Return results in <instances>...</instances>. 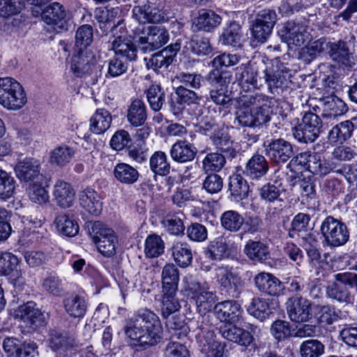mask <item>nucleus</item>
<instances>
[{
	"label": "nucleus",
	"instance_id": "38",
	"mask_svg": "<svg viewBox=\"0 0 357 357\" xmlns=\"http://www.w3.org/2000/svg\"><path fill=\"white\" fill-rule=\"evenodd\" d=\"M67 314L73 318L83 317L87 310V302L84 296L72 294L63 301Z\"/></svg>",
	"mask_w": 357,
	"mask_h": 357
},
{
	"label": "nucleus",
	"instance_id": "22",
	"mask_svg": "<svg viewBox=\"0 0 357 357\" xmlns=\"http://www.w3.org/2000/svg\"><path fill=\"white\" fill-rule=\"evenodd\" d=\"M327 53L340 68L349 69L355 65L354 55L349 52L347 43L344 41L339 40L336 43H330Z\"/></svg>",
	"mask_w": 357,
	"mask_h": 357
},
{
	"label": "nucleus",
	"instance_id": "31",
	"mask_svg": "<svg viewBox=\"0 0 357 357\" xmlns=\"http://www.w3.org/2000/svg\"><path fill=\"white\" fill-rule=\"evenodd\" d=\"M48 342L52 350L60 353L70 351L77 346V341L72 335L56 331L51 332Z\"/></svg>",
	"mask_w": 357,
	"mask_h": 357
},
{
	"label": "nucleus",
	"instance_id": "37",
	"mask_svg": "<svg viewBox=\"0 0 357 357\" xmlns=\"http://www.w3.org/2000/svg\"><path fill=\"white\" fill-rule=\"evenodd\" d=\"M229 241L227 236H220L210 242L206 256L212 260H221L229 255Z\"/></svg>",
	"mask_w": 357,
	"mask_h": 357
},
{
	"label": "nucleus",
	"instance_id": "27",
	"mask_svg": "<svg viewBox=\"0 0 357 357\" xmlns=\"http://www.w3.org/2000/svg\"><path fill=\"white\" fill-rule=\"evenodd\" d=\"M15 172L17 177L24 182L43 178L40 173V162L34 158H26L20 161L15 165Z\"/></svg>",
	"mask_w": 357,
	"mask_h": 357
},
{
	"label": "nucleus",
	"instance_id": "12",
	"mask_svg": "<svg viewBox=\"0 0 357 357\" xmlns=\"http://www.w3.org/2000/svg\"><path fill=\"white\" fill-rule=\"evenodd\" d=\"M215 276L222 291L233 298H238L243 282L236 273L227 266H220L215 269Z\"/></svg>",
	"mask_w": 357,
	"mask_h": 357
},
{
	"label": "nucleus",
	"instance_id": "19",
	"mask_svg": "<svg viewBox=\"0 0 357 357\" xmlns=\"http://www.w3.org/2000/svg\"><path fill=\"white\" fill-rule=\"evenodd\" d=\"M266 155L275 163H285L294 155L293 145L279 138L272 140L266 148Z\"/></svg>",
	"mask_w": 357,
	"mask_h": 357
},
{
	"label": "nucleus",
	"instance_id": "49",
	"mask_svg": "<svg viewBox=\"0 0 357 357\" xmlns=\"http://www.w3.org/2000/svg\"><path fill=\"white\" fill-rule=\"evenodd\" d=\"M245 223L243 215L234 210L226 211L220 216V225L227 231H239Z\"/></svg>",
	"mask_w": 357,
	"mask_h": 357
},
{
	"label": "nucleus",
	"instance_id": "41",
	"mask_svg": "<svg viewBox=\"0 0 357 357\" xmlns=\"http://www.w3.org/2000/svg\"><path fill=\"white\" fill-rule=\"evenodd\" d=\"M310 172L314 175L325 176L330 172H337L339 165L333 159H324L321 155L316 153L314 158H311Z\"/></svg>",
	"mask_w": 357,
	"mask_h": 357
},
{
	"label": "nucleus",
	"instance_id": "17",
	"mask_svg": "<svg viewBox=\"0 0 357 357\" xmlns=\"http://www.w3.org/2000/svg\"><path fill=\"white\" fill-rule=\"evenodd\" d=\"M96 66V56L90 50H77L71 61V70L76 77L91 75Z\"/></svg>",
	"mask_w": 357,
	"mask_h": 357
},
{
	"label": "nucleus",
	"instance_id": "24",
	"mask_svg": "<svg viewBox=\"0 0 357 357\" xmlns=\"http://www.w3.org/2000/svg\"><path fill=\"white\" fill-rule=\"evenodd\" d=\"M203 315H199L197 319L191 320L187 328L189 331L196 333V337L199 339L206 338V342L208 348L217 347V343L213 340L214 333L211 329V323H210V315L203 312Z\"/></svg>",
	"mask_w": 357,
	"mask_h": 357
},
{
	"label": "nucleus",
	"instance_id": "13",
	"mask_svg": "<svg viewBox=\"0 0 357 357\" xmlns=\"http://www.w3.org/2000/svg\"><path fill=\"white\" fill-rule=\"evenodd\" d=\"M281 40L288 45L301 46L310 39L309 33L302 23L288 21L278 30Z\"/></svg>",
	"mask_w": 357,
	"mask_h": 357
},
{
	"label": "nucleus",
	"instance_id": "45",
	"mask_svg": "<svg viewBox=\"0 0 357 357\" xmlns=\"http://www.w3.org/2000/svg\"><path fill=\"white\" fill-rule=\"evenodd\" d=\"M354 124L350 121L341 122L334 127L328 132V139L331 143L342 144L349 139L353 133Z\"/></svg>",
	"mask_w": 357,
	"mask_h": 357
},
{
	"label": "nucleus",
	"instance_id": "42",
	"mask_svg": "<svg viewBox=\"0 0 357 357\" xmlns=\"http://www.w3.org/2000/svg\"><path fill=\"white\" fill-rule=\"evenodd\" d=\"M113 175L119 182L126 185L136 183L139 176L136 168L125 162H119L115 165Z\"/></svg>",
	"mask_w": 357,
	"mask_h": 357
},
{
	"label": "nucleus",
	"instance_id": "44",
	"mask_svg": "<svg viewBox=\"0 0 357 357\" xmlns=\"http://www.w3.org/2000/svg\"><path fill=\"white\" fill-rule=\"evenodd\" d=\"M54 224L58 233L63 236L73 237L79 231L77 222L68 214L58 215L54 220Z\"/></svg>",
	"mask_w": 357,
	"mask_h": 357
},
{
	"label": "nucleus",
	"instance_id": "6",
	"mask_svg": "<svg viewBox=\"0 0 357 357\" xmlns=\"http://www.w3.org/2000/svg\"><path fill=\"white\" fill-rule=\"evenodd\" d=\"M320 231L327 245L333 248L344 245L349 240V231L340 220L327 216L322 222Z\"/></svg>",
	"mask_w": 357,
	"mask_h": 357
},
{
	"label": "nucleus",
	"instance_id": "2",
	"mask_svg": "<svg viewBox=\"0 0 357 357\" xmlns=\"http://www.w3.org/2000/svg\"><path fill=\"white\" fill-rule=\"evenodd\" d=\"M22 86L11 77L0 78V104L9 110H18L26 102Z\"/></svg>",
	"mask_w": 357,
	"mask_h": 357
},
{
	"label": "nucleus",
	"instance_id": "18",
	"mask_svg": "<svg viewBox=\"0 0 357 357\" xmlns=\"http://www.w3.org/2000/svg\"><path fill=\"white\" fill-rule=\"evenodd\" d=\"M254 283L259 291L272 296L284 294L285 289L284 284L269 273L261 272L257 274L254 278Z\"/></svg>",
	"mask_w": 357,
	"mask_h": 357
},
{
	"label": "nucleus",
	"instance_id": "52",
	"mask_svg": "<svg viewBox=\"0 0 357 357\" xmlns=\"http://www.w3.org/2000/svg\"><path fill=\"white\" fill-rule=\"evenodd\" d=\"M183 217L181 213L166 215L162 220L165 230L170 235H183L185 231Z\"/></svg>",
	"mask_w": 357,
	"mask_h": 357
},
{
	"label": "nucleus",
	"instance_id": "33",
	"mask_svg": "<svg viewBox=\"0 0 357 357\" xmlns=\"http://www.w3.org/2000/svg\"><path fill=\"white\" fill-rule=\"evenodd\" d=\"M43 314L33 302H27L20 305L15 311V318L23 321L27 326L37 325L43 319Z\"/></svg>",
	"mask_w": 357,
	"mask_h": 357
},
{
	"label": "nucleus",
	"instance_id": "55",
	"mask_svg": "<svg viewBox=\"0 0 357 357\" xmlns=\"http://www.w3.org/2000/svg\"><path fill=\"white\" fill-rule=\"evenodd\" d=\"M150 107L155 112L162 109L165 100V93L160 85L151 84L146 91Z\"/></svg>",
	"mask_w": 357,
	"mask_h": 357
},
{
	"label": "nucleus",
	"instance_id": "10",
	"mask_svg": "<svg viewBox=\"0 0 357 357\" xmlns=\"http://www.w3.org/2000/svg\"><path fill=\"white\" fill-rule=\"evenodd\" d=\"M188 296L195 302L199 313L210 312L215 301V294L209 291L206 282H192L188 287Z\"/></svg>",
	"mask_w": 357,
	"mask_h": 357
},
{
	"label": "nucleus",
	"instance_id": "34",
	"mask_svg": "<svg viewBox=\"0 0 357 357\" xmlns=\"http://www.w3.org/2000/svg\"><path fill=\"white\" fill-rule=\"evenodd\" d=\"M220 333L225 339L241 346L248 347L253 340V336L249 331L236 326L221 328Z\"/></svg>",
	"mask_w": 357,
	"mask_h": 357
},
{
	"label": "nucleus",
	"instance_id": "54",
	"mask_svg": "<svg viewBox=\"0 0 357 357\" xmlns=\"http://www.w3.org/2000/svg\"><path fill=\"white\" fill-rule=\"evenodd\" d=\"M248 312L260 321H264L271 313L266 299L254 297L247 307Z\"/></svg>",
	"mask_w": 357,
	"mask_h": 357
},
{
	"label": "nucleus",
	"instance_id": "35",
	"mask_svg": "<svg viewBox=\"0 0 357 357\" xmlns=\"http://www.w3.org/2000/svg\"><path fill=\"white\" fill-rule=\"evenodd\" d=\"M346 285L336 282L329 283L326 289L327 298L344 305L353 303L354 302V295L350 292Z\"/></svg>",
	"mask_w": 357,
	"mask_h": 357
},
{
	"label": "nucleus",
	"instance_id": "16",
	"mask_svg": "<svg viewBox=\"0 0 357 357\" xmlns=\"http://www.w3.org/2000/svg\"><path fill=\"white\" fill-rule=\"evenodd\" d=\"M3 348L8 357H35L38 355V347L35 342H21L13 337H7L3 340Z\"/></svg>",
	"mask_w": 357,
	"mask_h": 357
},
{
	"label": "nucleus",
	"instance_id": "51",
	"mask_svg": "<svg viewBox=\"0 0 357 357\" xmlns=\"http://www.w3.org/2000/svg\"><path fill=\"white\" fill-rule=\"evenodd\" d=\"M229 190L233 199L239 202L248 197L249 185L242 176L234 174L229 177Z\"/></svg>",
	"mask_w": 357,
	"mask_h": 357
},
{
	"label": "nucleus",
	"instance_id": "9",
	"mask_svg": "<svg viewBox=\"0 0 357 357\" xmlns=\"http://www.w3.org/2000/svg\"><path fill=\"white\" fill-rule=\"evenodd\" d=\"M167 30L161 26H150L144 30L137 42L144 53L153 52L165 45L169 40Z\"/></svg>",
	"mask_w": 357,
	"mask_h": 357
},
{
	"label": "nucleus",
	"instance_id": "40",
	"mask_svg": "<svg viewBox=\"0 0 357 357\" xmlns=\"http://www.w3.org/2000/svg\"><path fill=\"white\" fill-rule=\"evenodd\" d=\"M241 27L236 22H231L222 29L219 42L222 45L239 47L241 40Z\"/></svg>",
	"mask_w": 357,
	"mask_h": 357
},
{
	"label": "nucleus",
	"instance_id": "26",
	"mask_svg": "<svg viewBox=\"0 0 357 357\" xmlns=\"http://www.w3.org/2000/svg\"><path fill=\"white\" fill-rule=\"evenodd\" d=\"M119 13L118 8H96L94 13L96 20L99 23V28L105 34L110 30L114 36L117 33V28L121 26L123 20H119L116 23L114 22V18Z\"/></svg>",
	"mask_w": 357,
	"mask_h": 357
},
{
	"label": "nucleus",
	"instance_id": "50",
	"mask_svg": "<svg viewBox=\"0 0 357 357\" xmlns=\"http://www.w3.org/2000/svg\"><path fill=\"white\" fill-rule=\"evenodd\" d=\"M179 281V273L174 264H167L162 271L163 291L176 292Z\"/></svg>",
	"mask_w": 357,
	"mask_h": 357
},
{
	"label": "nucleus",
	"instance_id": "4",
	"mask_svg": "<svg viewBox=\"0 0 357 357\" xmlns=\"http://www.w3.org/2000/svg\"><path fill=\"white\" fill-rule=\"evenodd\" d=\"M276 174L277 172L275 173V178L263 185L259 192L260 198L268 204V212L271 218L278 217L284 206V202L280 197L284 191L281 174Z\"/></svg>",
	"mask_w": 357,
	"mask_h": 357
},
{
	"label": "nucleus",
	"instance_id": "8",
	"mask_svg": "<svg viewBox=\"0 0 357 357\" xmlns=\"http://www.w3.org/2000/svg\"><path fill=\"white\" fill-rule=\"evenodd\" d=\"M321 128L319 116L312 112H307L304 114L302 122L294 128L293 135L299 142H313L318 138Z\"/></svg>",
	"mask_w": 357,
	"mask_h": 357
},
{
	"label": "nucleus",
	"instance_id": "21",
	"mask_svg": "<svg viewBox=\"0 0 357 357\" xmlns=\"http://www.w3.org/2000/svg\"><path fill=\"white\" fill-rule=\"evenodd\" d=\"M222 22V17L212 10L201 9L192 23V30L194 32L203 31L210 33L213 31Z\"/></svg>",
	"mask_w": 357,
	"mask_h": 357
},
{
	"label": "nucleus",
	"instance_id": "20",
	"mask_svg": "<svg viewBox=\"0 0 357 357\" xmlns=\"http://www.w3.org/2000/svg\"><path fill=\"white\" fill-rule=\"evenodd\" d=\"M213 312L220 321L232 324L240 320L243 310L237 301L227 300L215 304Z\"/></svg>",
	"mask_w": 357,
	"mask_h": 357
},
{
	"label": "nucleus",
	"instance_id": "63",
	"mask_svg": "<svg viewBox=\"0 0 357 357\" xmlns=\"http://www.w3.org/2000/svg\"><path fill=\"white\" fill-rule=\"evenodd\" d=\"M314 153L302 152L294 157L287 167L294 172H302L304 170L310 172V167L311 166L310 163H311V158H314Z\"/></svg>",
	"mask_w": 357,
	"mask_h": 357
},
{
	"label": "nucleus",
	"instance_id": "30",
	"mask_svg": "<svg viewBox=\"0 0 357 357\" xmlns=\"http://www.w3.org/2000/svg\"><path fill=\"white\" fill-rule=\"evenodd\" d=\"M268 169L266 158L260 154H255L246 162L243 172L250 179L259 180L266 175Z\"/></svg>",
	"mask_w": 357,
	"mask_h": 357
},
{
	"label": "nucleus",
	"instance_id": "28",
	"mask_svg": "<svg viewBox=\"0 0 357 357\" xmlns=\"http://www.w3.org/2000/svg\"><path fill=\"white\" fill-rule=\"evenodd\" d=\"M197 152L193 144L186 139H178L172 146L169 154L176 162L186 163L194 160Z\"/></svg>",
	"mask_w": 357,
	"mask_h": 357
},
{
	"label": "nucleus",
	"instance_id": "3",
	"mask_svg": "<svg viewBox=\"0 0 357 357\" xmlns=\"http://www.w3.org/2000/svg\"><path fill=\"white\" fill-rule=\"evenodd\" d=\"M90 236L98 251L105 257H112L116 252L118 236L106 224L96 221L89 230Z\"/></svg>",
	"mask_w": 357,
	"mask_h": 357
},
{
	"label": "nucleus",
	"instance_id": "32",
	"mask_svg": "<svg viewBox=\"0 0 357 357\" xmlns=\"http://www.w3.org/2000/svg\"><path fill=\"white\" fill-rule=\"evenodd\" d=\"M53 196L59 206L69 208L74 202L75 191L70 183L58 180L54 186Z\"/></svg>",
	"mask_w": 357,
	"mask_h": 357
},
{
	"label": "nucleus",
	"instance_id": "64",
	"mask_svg": "<svg viewBox=\"0 0 357 357\" xmlns=\"http://www.w3.org/2000/svg\"><path fill=\"white\" fill-rule=\"evenodd\" d=\"M146 61V66L148 68H152L154 70H157L163 67L167 68L173 61L171 59V56L167 54V50H161L154 54Z\"/></svg>",
	"mask_w": 357,
	"mask_h": 357
},
{
	"label": "nucleus",
	"instance_id": "23",
	"mask_svg": "<svg viewBox=\"0 0 357 357\" xmlns=\"http://www.w3.org/2000/svg\"><path fill=\"white\" fill-rule=\"evenodd\" d=\"M202 97L195 91L180 86L175 91V97L170 102L171 111L174 115L179 114L185 108V105L198 104Z\"/></svg>",
	"mask_w": 357,
	"mask_h": 357
},
{
	"label": "nucleus",
	"instance_id": "53",
	"mask_svg": "<svg viewBox=\"0 0 357 357\" xmlns=\"http://www.w3.org/2000/svg\"><path fill=\"white\" fill-rule=\"evenodd\" d=\"M150 169L159 176L167 175L171 169L167 154L162 151H155L149 159Z\"/></svg>",
	"mask_w": 357,
	"mask_h": 357
},
{
	"label": "nucleus",
	"instance_id": "61",
	"mask_svg": "<svg viewBox=\"0 0 357 357\" xmlns=\"http://www.w3.org/2000/svg\"><path fill=\"white\" fill-rule=\"evenodd\" d=\"M188 47L195 54L201 56L208 55L213 51L209 38L199 36L192 37Z\"/></svg>",
	"mask_w": 357,
	"mask_h": 357
},
{
	"label": "nucleus",
	"instance_id": "62",
	"mask_svg": "<svg viewBox=\"0 0 357 357\" xmlns=\"http://www.w3.org/2000/svg\"><path fill=\"white\" fill-rule=\"evenodd\" d=\"M163 291L164 295L161 307L162 317H168L169 315H172L178 311L181 305L178 299L175 297L176 292Z\"/></svg>",
	"mask_w": 357,
	"mask_h": 357
},
{
	"label": "nucleus",
	"instance_id": "58",
	"mask_svg": "<svg viewBox=\"0 0 357 357\" xmlns=\"http://www.w3.org/2000/svg\"><path fill=\"white\" fill-rule=\"evenodd\" d=\"M15 180L7 172L0 169V199L6 201L12 197L15 190Z\"/></svg>",
	"mask_w": 357,
	"mask_h": 357
},
{
	"label": "nucleus",
	"instance_id": "47",
	"mask_svg": "<svg viewBox=\"0 0 357 357\" xmlns=\"http://www.w3.org/2000/svg\"><path fill=\"white\" fill-rule=\"evenodd\" d=\"M76 149L66 144L55 147L50 152V161L52 164L64 167L74 158Z\"/></svg>",
	"mask_w": 357,
	"mask_h": 357
},
{
	"label": "nucleus",
	"instance_id": "39",
	"mask_svg": "<svg viewBox=\"0 0 357 357\" xmlns=\"http://www.w3.org/2000/svg\"><path fill=\"white\" fill-rule=\"evenodd\" d=\"M244 253L254 261L263 262L270 258L269 247L259 241L249 240L244 247Z\"/></svg>",
	"mask_w": 357,
	"mask_h": 357
},
{
	"label": "nucleus",
	"instance_id": "48",
	"mask_svg": "<svg viewBox=\"0 0 357 357\" xmlns=\"http://www.w3.org/2000/svg\"><path fill=\"white\" fill-rule=\"evenodd\" d=\"M172 255L176 263L181 267H187L192 263V250L187 243L174 242L172 247Z\"/></svg>",
	"mask_w": 357,
	"mask_h": 357
},
{
	"label": "nucleus",
	"instance_id": "43",
	"mask_svg": "<svg viewBox=\"0 0 357 357\" xmlns=\"http://www.w3.org/2000/svg\"><path fill=\"white\" fill-rule=\"evenodd\" d=\"M236 77L239 84L248 90L259 87L257 72L250 65H241L236 68Z\"/></svg>",
	"mask_w": 357,
	"mask_h": 357
},
{
	"label": "nucleus",
	"instance_id": "1",
	"mask_svg": "<svg viewBox=\"0 0 357 357\" xmlns=\"http://www.w3.org/2000/svg\"><path fill=\"white\" fill-rule=\"evenodd\" d=\"M124 333L134 347L146 349L161 341L163 330L158 316L147 308H142L126 321Z\"/></svg>",
	"mask_w": 357,
	"mask_h": 357
},
{
	"label": "nucleus",
	"instance_id": "14",
	"mask_svg": "<svg viewBox=\"0 0 357 357\" xmlns=\"http://www.w3.org/2000/svg\"><path fill=\"white\" fill-rule=\"evenodd\" d=\"M286 307L289 319L296 323L308 321L312 317L311 302L305 298L295 295L290 297Z\"/></svg>",
	"mask_w": 357,
	"mask_h": 357
},
{
	"label": "nucleus",
	"instance_id": "25",
	"mask_svg": "<svg viewBox=\"0 0 357 357\" xmlns=\"http://www.w3.org/2000/svg\"><path fill=\"white\" fill-rule=\"evenodd\" d=\"M112 49L114 50L116 56L127 62L135 61L137 59V47L132 38L127 36H115L112 42Z\"/></svg>",
	"mask_w": 357,
	"mask_h": 357
},
{
	"label": "nucleus",
	"instance_id": "29",
	"mask_svg": "<svg viewBox=\"0 0 357 357\" xmlns=\"http://www.w3.org/2000/svg\"><path fill=\"white\" fill-rule=\"evenodd\" d=\"M79 202L80 206L89 214L98 216L102 210V203L98 193L93 189L86 188L79 192Z\"/></svg>",
	"mask_w": 357,
	"mask_h": 357
},
{
	"label": "nucleus",
	"instance_id": "36",
	"mask_svg": "<svg viewBox=\"0 0 357 357\" xmlns=\"http://www.w3.org/2000/svg\"><path fill=\"white\" fill-rule=\"evenodd\" d=\"M112 117L105 109H97L89 120V130L95 135L104 134L111 126Z\"/></svg>",
	"mask_w": 357,
	"mask_h": 357
},
{
	"label": "nucleus",
	"instance_id": "56",
	"mask_svg": "<svg viewBox=\"0 0 357 357\" xmlns=\"http://www.w3.org/2000/svg\"><path fill=\"white\" fill-rule=\"evenodd\" d=\"M93 40V29L90 24L78 27L75 33V47L77 50H88Z\"/></svg>",
	"mask_w": 357,
	"mask_h": 357
},
{
	"label": "nucleus",
	"instance_id": "59",
	"mask_svg": "<svg viewBox=\"0 0 357 357\" xmlns=\"http://www.w3.org/2000/svg\"><path fill=\"white\" fill-rule=\"evenodd\" d=\"M324 345L318 340L310 339L303 342L299 348L301 357H319L324 354Z\"/></svg>",
	"mask_w": 357,
	"mask_h": 357
},
{
	"label": "nucleus",
	"instance_id": "7",
	"mask_svg": "<svg viewBox=\"0 0 357 357\" xmlns=\"http://www.w3.org/2000/svg\"><path fill=\"white\" fill-rule=\"evenodd\" d=\"M210 85L209 100L215 105L225 107L231 100L228 89L229 81L223 73L217 70H211L206 77Z\"/></svg>",
	"mask_w": 357,
	"mask_h": 357
},
{
	"label": "nucleus",
	"instance_id": "11",
	"mask_svg": "<svg viewBox=\"0 0 357 357\" xmlns=\"http://www.w3.org/2000/svg\"><path fill=\"white\" fill-rule=\"evenodd\" d=\"M43 21L57 31H67L70 17L64 6L53 2L44 8L41 13Z\"/></svg>",
	"mask_w": 357,
	"mask_h": 357
},
{
	"label": "nucleus",
	"instance_id": "15",
	"mask_svg": "<svg viewBox=\"0 0 357 357\" xmlns=\"http://www.w3.org/2000/svg\"><path fill=\"white\" fill-rule=\"evenodd\" d=\"M287 71L278 59L271 60L264 70V79L268 91L274 93L278 89L287 84Z\"/></svg>",
	"mask_w": 357,
	"mask_h": 357
},
{
	"label": "nucleus",
	"instance_id": "57",
	"mask_svg": "<svg viewBox=\"0 0 357 357\" xmlns=\"http://www.w3.org/2000/svg\"><path fill=\"white\" fill-rule=\"evenodd\" d=\"M226 158L218 152H211L206 155L202 160V168L206 172H218L225 165Z\"/></svg>",
	"mask_w": 357,
	"mask_h": 357
},
{
	"label": "nucleus",
	"instance_id": "5",
	"mask_svg": "<svg viewBox=\"0 0 357 357\" xmlns=\"http://www.w3.org/2000/svg\"><path fill=\"white\" fill-rule=\"evenodd\" d=\"M21 259L9 252L0 253V275L6 276L16 292L22 291L26 284L24 272L20 268Z\"/></svg>",
	"mask_w": 357,
	"mask_h": 357
},
{
	"label": "nucleus",
	"instance_id": "60",
	"mask_svg": "<svg viewBox=\"0 0 357 357\" xmlns=\"http://www.w3.org/2000/svg\"><path fill=\"white\" fill-rule=\"evenodd\" d=\"M165 250V243L157 234L149 235L145 241L144 252L149 257H158Z\"/></svg>",
	"mask_w": 357,
	"mask_h": 357
},
{
	"label": "nucleus",
	"instance_id": "46",
	"mask_svg": "<svg viewBox=\"0 0 357 357\" xmlns=\"http://www.w3.org/2000/svg\"><path fill=\"white\" fill-rule=\"evenodd\" d=\"M128 121L135 127L142 126L147 119L146 107L140 100H133L127 112Z\"/></svg>",
	"mask_w": 357,
	"mask_h": 357
}]
</instances>
